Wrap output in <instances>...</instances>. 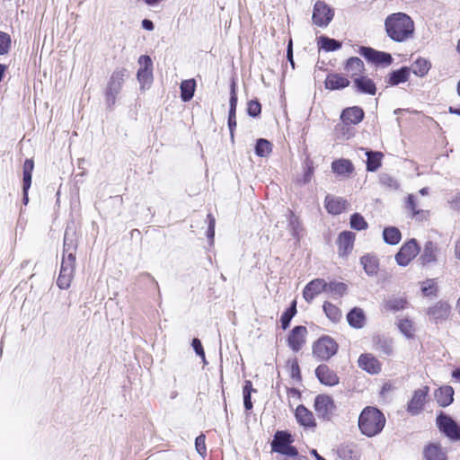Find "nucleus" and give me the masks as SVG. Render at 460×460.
Listing matches in <instances>:
<instances>
[{"instance_id":"ea45409f","label":"nucleus","mask_w":460,"mask_h":460,"mask_svg":"<svg viewBox=\"0 0 460 460\" xmlns=\"http://www.w3.org/2000/svg\"><path fill=\"white\" fill-rule=\"evenodd\" d=\"M74 270L60 268L59 276L57 280V285L58 286V288L62 289L68 288L74 278Z\"/></svg>"},{"instance_id":"0e129e2a","label":"nucleus","mask_w":460,"mask_h":460,"mask_svg":"<svg viewBox=\"0 0 460 460\" xmlns=\"http://www.w3.org/2000/svg\"><path fill=\"white\" fill-rule=\"evenodd\" d=\"M290 368L292 378L300 379V369L297 361H292Z\"/></svg>"},{"instance_id":"4468645a","label":"nucleus","mask_w":460,"mask_h":460,"mask_svg":"<svg viewBox=\"0 0 460 460\" xmlns=\"http://www.w3.org/2000/svg\"><path fill=\"white\" fill-rule=\"evenodd\" d=\"M438 246L437 243L428 241L424 244L421 254L419 258L422 266L435 264L438 261Z\"/></svg>"},{"instance_id":"774afa93","label":"nucleus","mask_w":460,"mask_h":460,"mask_svg":"<svg viewBox=\"0 0 460 460\" xmlns=\"http://www.w3.org/2000/svg\"><path fill=\"white\" fill-rule=\"evenodd\" d=\"M451 204L454 208H460V192L451 200Z\"/></svg>"},{"instance_id":"79ce46f5","label":"nucleus","mask_w":460,"mask_h":460,"mask_svg":"<svg viewBox=\"0 0 460 460\" xmlns=\"http://www.w3.org/2000/svg\"><path fill=\"white\" fill-rule=\"evenodd\" d=\"M34 168L32 159H26L23 164V187L24 190H29L31 185V174Z\"/></svg>"},{"instance_id":"ddd939ff","label":"nucleus","mask_w":460,"mask_h":460,"mask_svg":"<svg viewBox=\"0 0 460 460\" xmlns=\"http://www.w3.org/2000/svg\"><path fill=\"white\" fill-rule=\"evenodd\" d=\"M325 290H327V282L323 279H315L305 287L303 296L306 302L311 303L317 295Z\"/></svg>"},{"instance_id":"bf43d9fd","label":"nucleus","mask_w":460,"mask_h":460,"mask_svg":"<svg viewBox=\"0 0 460 460\" xmlns=\"http://www.w3.org/2000/svg\"><path fill=\"white\" fill-rule=\"evenodd\" d=\"M193 349L195 350L196 354L202 358L203 361L205 362V352L202 347V344L198 338H194L192 340L191 343Z\"/></svg>"},{"instance_id":"9d476101","label":"nucleus","mask_w":460,"mask_h":460,"mask_svg":"<svg viewBox=\"0 0 460 460\" xmlns=\"http://www.w3.org/2000/svg\"><path fill=\"white\" fill-rule=\"evenodd\" d=\"M359 54L363 56L367 60L376 65L389 66L393 62L391 54L376 50L369 47H361Z\"/></svg>"},{"instance_id":"473e14b6","label":"nucleus","mask_w":460,"mask_h":460,"mask_svg":"<svg viewBox=\"0 0 460 460\" xmlns=\"http://www.w3.org/2000/svg\"><path fill=\"white\" fill-rule=\"evenodd\" d=\"M360 261L367 275L373 276L377 273L378 260L376 256L370 254L365 255L361 258Z\"/></svg>"},{"instance_id":"423d86ee","label":"nucleus","mask_w":460,"mask_h":460,"mask_svg":"<svg viewBox=\"0 0 460 460\" xmlns=\"http://www.w3.org/2000/svg\"><path fill=\"white\" fill-rule=\"evenodd\" d=\"M314 410L318 418L329 420L335 411L332 398L326 394H318L314 399Z\"/></svg>"},{"instance_id":"c85d7f7f","label":"nucleus","mask_w":460,"mask_h":460,"mask_svg":"<svg viewBox=\"0 0 460 460\" xmlns=\"http://www.w3.org/2000/svg\"><path fill=\"white\" fill-rule=\"evenodd\" d=\"M230 111H229V116H228V127L233 134V129L236 126V119H235V110L237 105V95L235 93V87L234 84L231 86V93H230Z\"/></svg>"},{"instance_id":"aec40b11","label":"nucleus","mask_w":460,"mask_h":460,"mask_svg":"<svg viewBox=\"0 0 460 460\" xmlns=\"http://www.w3.org/2000/svg\"><path fill=\"white\" fill-rule=\"evenodd\" d=\"M364 115V111L361 108L353 106L342 111L341 114V120L347 122L349 125H357L362 121Z\"/></svg>"},{"instance_id":"09e8293b","label":"nucleus","mask_w":460,"mask_h":460,"mask_svg":"<svg viewBox=\"0 0 460 460\" xmlns=\"http://www.w3.org/2000/svg\"><path fill=\"white\" fill-rule=\"evenodd\" d=\"M319 43L321 48L326 51H334L341 47V43L334 39L321 37Z\"/></svg>"},{"instance_id":"f3484780","label":"nucleus","mask_w":460,"mask_h":460,"mask_svg":"<svg viewBox=\"0 0 460 460\" xmlns=\"http://www.w3.org/2000/svg\"><path fill=\"white\" fill-rule=\"evenodd\" d=\"M358 367L369 374L375 375L381 371V363L372 354H362L359 356Z\"/></svg>"},{"instance_id":"680f3d73","label":"nucleus","mask_w":460,"mask_h":460,"mask_svg":"<svg viewBox=\"0 0 460 460\" xmlns=\"http://www.w3.org/2000/svg\"><path fill=\"white\" fill-rule=\"evenodd\" d=\"M277 452L279 454H282V455L292 456V457L296 456L298 454L296 448L295 447L291 446L290 444H288L284 448L277 449Z\"/></svg>"},{"instance_id":"6ab92c4d","label":"nucleus","mask_w":460,"mask_h":460,"mask_svg":"<svg viewBox=\"0 0 460 460\" xmlns=\"http://www.w3.org/2000/svg\"><path fill=\"white\" fill-rule=\"evenodd\" d=\"M355 238V234L349 231H344L340 234L338 238L340 255L346 256L352 251Z\"/></svg>"},{"instance_id":"c03bdc74","label":"nucleus","mask_w":460,"mask_h":460,"mask_svg":"<svg viewBox=\"0 0 460 460\" xmlns=\"http://www.w3.org/2000/svg\"><path fill=\"white\" fill-rule=\"evenodd\" d=\"M398 328L405 337L410 339L414 336L415 326L412 321L407 318L400 319L398 322Z\"/></svg>"},{"instance_id":"cd10ccee","label":"nucleus","mask_w":460,"mask_h":460,"mask_svg":"<svg viewBox=\"0 0 460 460\" xmlns=\"http://www.w3.org/2000/svg\"><path fill=\"white\" fill-rule=\"evenodd\" d=\"M349 81L342 75L333 74L329 75L325 80V86L327 89L338 90L348 86Z\"/></svg>"},{"instance_id":"2eb2a0df","label":"nucleus","mask_w":460,"mask_h":460,"mask_svg":"<svg viewBox=\"0 0 460 460\" xmlns=\"http://www.w3.org/2000/svg\"><path fill=\"white\" fill-rule=\"evenodd\" d=\"M429 390V388L425 386L414 392L411 400L408 403L407 409L411 414L416 415L422 410Z\"/></svg>"},{"instance_id":"de8ad7c7","label":"nucleus","mask_w":460,"mask_h":460,"mask_svg":"<svg viewBox=\"0 0 460 460\" xmlns=\"http://www.w3.org/2000/svg\"><path fill=\"white\" fill-rule=\"evenodd\" d=\"M349 225L352 229L361 231L367 228L368 225L365 218L358 213H354L350 217Z\"/></svg>"},{"instance_id":"f8f14e48","label":"nucleus","mask_w":460,"mask_h":460,"mask_svg":"<svg viewBox=\"0 0 460 460\" xmlns=\"http://www.w3.org/2000/svg\"><path fill=\"white\" fill-rule=\"evenodd\" d=\"M306 334V327L302 325L294 327L288 338V344L289 348L295 352L299 351L305 343Z\"/></svg>"},{"instance_id":"f257e3e1","label":"nucleus","mask_w":460,"mask_h":460,"mask_svg":"<svg viewBox=\"0 0 460 460\" xmlns=\"http://www.w3.org/2000/svg\"><path fill=\"white\" fill-rule=\"evenodd\" d=\"M385 30L393 41L405 42L413 37L415 25L408 14L398 12L385 18Z\"/></svg>"},{"instance_id":"4d7b16f0","label":"nucleus","mask_w":460,"mask_h":460,"mask_svg":"<svg viewBox=\"0 0 460 460\" xmlns=\"http://www.w3.org/2000/svg\"><path fill=\"white\" fill-rule=\"evenodd\" d=\"M261 111V103L258 101H250L247 106V112L252 117H257Z\"/></svg>"},{"instance_id":"393cba45","label":"nucleus","mask_w":460,"mask_h":460,"mask_svg":"<svg viewBox=\"0 0 460 460\" xmlns=\"http://www.w3.org/2000/svg\"><path fill=\"white\" fill-rule=\"evenodd\" d=\"M324 203L326 210L332 215L341 214L346 207V200L332 195L326 196Z\"/></svg>"},{"instance_id":"3c124183","label":"nucleus","mask_w":460,"mask_h":460,"mask_svg":"<svg viewBox=\"0 0 460 460\" xmlns=\"http://www.w3.org/2000/svg\"><path fill=\"white\" fill-rule=\"evenodd\" d=\"M305 172L302 180H299L298 181L301 184H306L308 183L314 175V164L313 161L309 158H306L304 164Z\"/></svg>"},{"instance_id":"49530a36","label":"nucleus","mask_w":460,"mask_h":460,"mask_svg":"<svg viewBox=\"0 0 460 460\" xmlns=\"http://www.w3.org/2000/svg\"><path fill=\"white\" fill-rule=\"evenodd\" d=\"M347 286L342 282L332 281L327 283V290L325 292H329L332 296H341L346 293Z\"/></svg>"},{"instance_id":"a19ab883","label":"nucleus","mask_w":460,"mask_h":460,"mask_svg":"<svg viewBox=\"0 0 460 460\" xmlns=\"http://www.w3.org/2000/svg\"><path fill=\"white\" fill-rule=\"evenodd\" d=\"M335 134L339 138L349 140L354 135V128L341 120L335 127Z\"/></svg>"},{"instance_id":"20e7f679","label":"nucleus","mask_w":460,"mask_h":460,"mask_svg":"<svg viewBox=\"0 0 460 460\" xmlns=\"http://www.w3.org/2000/svg\"><path fill=\"white\" fill-rule=\"evenodd\" d=\"M338 344L330 336H323L313 345V354L321 360H328L337 353Z\"/></svg>"},{"instance_id":"052dcab7","label":"nucleus","mask_w":460,"mask_h":460,"mask_svg":"<svg viewBox=\"0 0 460 460\" xmlns=\"http://www.w3.org/2000/svg\"><path fill=\"white\" fill-rule=\"evenodd\" d=\"M255 154L258 156L265 157L271 153L270 146H254Z\"/></svg>"},{"instance_id":"dca6fc26","label":"nucleus","mask_w":460,"mask_h":460,"mask_svg":"<svg viewBox=\"0 0 460 460\" xmlns=\"http://www.w3.org/2000/svg\"><path fill=\"white\" fill-rule=\"evenodd\" d=\"M451 312L450 305L444 301H439L427 310L429 315L436 323L445 321L448 318Z\"/></svg>"},{"instance_id":"c756f323","label":"nucleus","mask_w":460,"mask_h":460,"mask_svg":"<svg viewBox=\"0 0 460 460\" xmlns=\"http://www.w3.org/2000/svg\"><path fill=\"white\" fill-rule=\"evenodd\" d=\"M348 323L350 326L359 329L364 326L365 314L362 309L355 307L347 315Z\"/></svg>"},{"instance_id":"37998d69","label":"nucleus","mask_w":460,"mask_h":460,"mask_svg":"<svg viewBox=\"0 0 460 460\" xmlns=\"http://www.w3.org/2000/svg\"><path fill=\"white\" fill-rule=\"evenodd\" d=\"M323 311L326 316L333 323H338L341 318V313L339 307L332 303L325 302L323 304Z\"/></svg>"},{"instance_id":"412c9836","label":"nucleus","mask_w":460,"mask_h":460,"mask_svg":"<svg viewBox=\"0 0 460 460\" xmlns=\"http://www.w3.org/2000/svg\"><path fill=\"white\" fill-rule=\"evenodd\" d=\"M295 416L297 422L305 428H312L316 425L313 412L304 405L297 406Z\"/></svg>"},{"instance_id":"4be33fe9","label":"nucleus","mask_w":460,"mask_h":460,"mask_svg":"<svg viewBox=\"0 0 460 460\" xmlns=\"http://www.w3.org/2000/svg\"><path fill=\"white\" fill-rule=\"evenodd\" d=\"M410 75L411 69L407 66H403L398 70L391 72L387 75L385 83L390 86H394L401 83L408 81Z\"/></svg>"},{"instance_id":"338daca9","label":"nucleus","mask_w":460,"mask_h":460,"mask_svg":"<svg viewBox=\"0 0 460 460\" xmlns=\"http://www.w3.org/2000/svg\"><path fill=\"white\" fill-rule=\"evenodd\" d=\"M243 405L245 410L247 411L252 408V402L249 392H246V394H243Z\"/></svg>"},{"instance_id":"39448f33","label":"nucleus","mask_w":460,"mask_h":460,"mask_svg":"<svg viewBox=\"0 0 460 460\" xmlns=\"http://www.w3.org/2000/svg\"><path fill=\"white\" fill-rule=\"evenodd\" d=\"M76 243L75 240V233L70 232L66 229L64 235V246H63V259L61 262V268L67 270H74L75 265V255Z\"/></svg>"},{"instance_id":"7c9ffc66","label":"nucleus","mask_w":460,"mask_h":460,"mask_svg":"<svg viewBox=\"0 0 460 460\" xmlns=\"http://www.w3.org/2000/svg\"><path fill=\"white\" fill-rule=\"evenodd\" d=\"M431 67V64L429 60L423 58H418L411 65V71L414 75L420 77L425 76Z\"/></svg>"},{"instance_id":"8fccbe9b","label":"nucleus","mask_w":460,"mask_h":460,"mask_svg":"<svg viewBox=\"0 0 460 460\" xmlns=\"http://www.w3.org/2000/svg\"><path fill=\"white\" fill-rule=\"evenodd\" d=\"M406 208L412 212V215L414 217H419L418 218H420V219H422L428 214V211H426V210L417 209V204L415 202V196L411 195V194L408 196V201H407Z\"/></svg>"},{"instance_id":"5701e85b","label":"nucleus","mask_w":460,"mask_h":460,"mask_svg":"<svg viewBox=\"0 0 460 460\" xmlns=\"http://www.w3.org/2000/svg\"><path fill=\"white\" fill-rule=\"evenodd\" d=\"M338 455L342 460H358L360 451L356 444L347 443L338 448Z\"/></svg>"},{"instance_id":"13d9d810","label":"nucleus","mask_w":460,"mask_h":460,"mask_svg":"<svg viewBox=\"0 0 460 460\" xmlns=\"http://www.w3.org/2000/svg\"><path fill=\"white\" fill-rule=\"evenodd\" d=\"M205 439H206L205 435L201 434V435L198 436L195 440L196 450L201 456L205 455L207 452Z\"/></svg>"},{"instance_id":"e2e57ef3","label":"nucleus","mask_w":460,"mask_h":460,"mask_svg":"<svg viewBox=\"0 0 460 460\" xmlns=\"http://www.w3.org/2000/svg\"><path fill=\"white\" fill-rule=\"evenodd\" d=\"M208 229L207 235L208 238L213 239L214 234H215V224H216L215 218L213 217V216L211 214H208Z\"/></svg>"},{"instance_id":"f03ea898","label":"nucleus","mask_w":460,"mask_h":460,"mask_svg":"<svg viewBox=\"0 0 460 460\" xmlns=\"http://www.w3.org/2000/svg\"><path fill=\"white\" fill-rule=\"evenodd\" d=\"M385 421V417L381 411L376 407L367 406L358 417V428L363 435L371 438L383 430Z\"/></svg>"},{"instance_id":"bb28decb","label":"nucleus","mask_w":460,"mask_h":460,"mask_svg":"<svg viewBox=\"0 0 460 460\" xmlns=\"http://www.w3.org/2000/svg\"><path fill=\"white\" fill-rule=\"evenodd\" d=\"M354 84L359 92L371 95L376 94V87L371 79L366 76H358L354 79Z\"/></svg>"},{"instance_id":"1a4fd4ad","label":"nucleus","mask_w":460,"mask_h":460,"mask_svg":"<svg viewBox=\"0 0 460 460\" xmlns=\"http://www.w3.org/2000/svg\"><path fill=\"white\" fill-rule=\"evenodd\" d=\"M437 424L439 429L451 440L457 441L460 439V427L451 417L441 413L437 417Z\"/></svg>"},{"instance_id":"72a5a7b5","label":"nucleus","mask_w":460,"mask_h":460,"mask_svg":"<svg viewBox=\"0 0 460 460\" xmlns=\"http://www.w3.org/2000/svg\"><path fill=\"white\" fill-rule=\"evenodd\" d=\"M345 69L350 76L359 75L364 70L363 61L357 57L348 59Z\"/></svg>"},{"instance_id":"9b49d317","label":"nucleus","mask_w":460,"mask_h":460,"mask_svg":"<svg viewBox=\"0 0 460 460\" xmlns=\"http://www.w3.org/2000/svg\"><path fill=\"white\" fill-rule=\"evenodd\" d=\"M141 68L137 71V80L142 87L150 84L153 79V64L149 56L143 55L138 58Z\"/></svg>"},{"instance_id":"6e6552de","label":"nucleus","mask_w":460,"mask_h":460,"mask_svg":"<svg viewBox=\"0 0 460 460\" xmlns=\"http://www.w3.org/2000/svg\"><path fill=\"white\" fill-rule=\"evenodd\" d=\"M420 252V246L415 239L406 242L395 255V261L400 266H407Z\"/></svg>"},{"instance_id":"a211bd4d","label":"nucleus","mask_w":460,"mask_h":460,"mask_svg":"<svg viewBox=\"0 0 460 460\" xmlns=\"http://www.w3.org/2000/svg\"><path fill=\"white\" fill-rule=\"evenodd\" d=\"M315 375L319 381L325 385H335L339 383V377L334 371L326 365H320L315 369Z\"/></svg>"},{"instance_id":"5fc2aeb1","label":"nucleus","mask_w":460,"mask_h":460,"mask_svg":"<svg viewBox=\"0 0 460 460\" xmlns=\"http://www.w3.org/2000/svg\"><path fill=\"white\" fill-rule=\"evenodd\" d=\"M435 280L427 279L421 284V292L425 296H429L435 292Z\"/></svg>"},{"instance_id":"58836bf2","label":"nucleus","mask_w":460,"mask_h":460,"mask_svg":"<svg viewBox=\"0 0 460 460\" xmlns=\"http://www.w3.org/2000/svg\"><path fill=\"white\" fill-rule=\"evenodd\" d=\"M195 80H184L181 84V97L183 102H189L194 95Z\"/></svg>"},{"instance_id":"f704fd0d","label":"nucleus","mask_w":460,"mask_h":460,"mask_svg":"<svg viewBox=\"0 0 460 460\" xmlns=\"http://www.w3.org/2000/svg\"><path fill=\"white\" fill-rule=\"evenodd\" d=\"M406 305L407 300L402 296H393L385 301V308L393 312L403 310Z\"/></svg>"},{"instance_id":"e433bc0d","label":"nucleus","mask_w":460,"mask_h":460,"mask_svg":"<svg viewBox=\"0 0 460 460\" xmlns=\"http://www.w3.org/2000/svg\"><path fill=\"white\" fill-rule=\"evenodd\" d=\"M367 170L369 172L376 171L381 165L383 154L381 152L367 151Z\"/></svg>"},{"instance_id":"4c0bfd02","label":"nucleus","mask_w":460,"mask_h":460,"mask_svg":"<svg viewBox=\"0 0 460 460\" xmlns=\"http://www.w3.org/2000/svg\"><path fill=\"white\" fill-rule=\"evenodd\" d=\"M401 237L400 230L394 226L386 227L383 231L384 241L388 244H397L400 242Z\"/></svg>"},{"instance_id":"0eeeda50","label":"nucleus","mask_w":460,"mask_h":460,"mask_svg":"<svg viewBox=\"0 0 460 460\" xmlns=\"http://www.w3.org/2000/svg\"><path fill=\"white\" fill-rule=\"evenodd\" d=\"M334 15L333 10L324 2L317 1L314 6L313 22L319 27H326Z\"/></svg>"},{"instance_id":"7ed1b4c3","label":"nucleus","mask_w":460,"mask_h":460,"mask_svg":"<svg viewBox=\"0 0 460 460\" xmlns=\"http://www.w3.org/2000/svg\"><path fill=\"white\" fill-rule=\"evenodd\" d=\"M127 75L128 72L125 68H117L111 74L106 89V102L109 107H112L115 104L116 98L121 90Z\"/></svg>"},{"instance_id":"6e6d98bb","label":"nucleus","mask_w":460,"mask_h":460,"mask_svg":"<svg viewBox=\"0 0 460 460\" xmlns=\"http://www.w3.org/2000/svg\"><path fill=\"white\" fill-rule=\"evenodd\" d=\"M288 213L289 214V227L291 229L292 234L294 236L298 234V232L300 230V223L298 218L292 213V211L288 210Z\"/></svg>"},{"instance_id":"864d4df0","label":"nucleus","mask_w":460,"mask_h":460,"mask_svg":"<svg viewBox=\"0 0 460 460\" xmlns=\"http://www.w3.org/2000/svg\"><path fill=\"white\" fill-rule=\"evenodd\" d=\"M10 48H11L10 36L4 31H0V55L7 54Z\"/></svg>"},{"instance_id":"69168bd1","label":"nucleus","mask_w":460,"mask_h":460,"mask_svg":"<svg viewBox=\"0 0 460 460\" xmlns=\"http://www.w3.org/2000/svg\"><path fill=\"white\" fill-rule=\"evenodd\" d=\"M380 349L385 355H391L393 353V347L390 342L384 341V344L381 345Z\"/></svg>"},{"instance_id":"a18cd8bd","label":"nucleus","mask_w":460,"mask_h":460,"mask_svg":"<svg viewBox=\"0 0 460 460\" xmlns=\"http://www.w3.org/2000/svg\"><path fill=\"white\" fill-rule=\"evenodd\" d=\"M296 314V302L294 300L291 305L282 314L280 321L284 330H286L291 322V319Z\"/></svg>"},{"instance_id":"603ef678","label":"nucleus","mask_w":460,"mask_h":460,"mask_svg":"<svg viewBox=\"0 0 460 460\" xmlns=\"http://www.w3.org/2000/svg\"><path fill=\"white\" fill-rule=\"evenodd\" d=\"M380 183L389 190H397L399 188L398 181L390 174L383 173L379 177Z\"/></svg>"},{"instance_id":"b1692460","label":"nucleus","mask_w":460,"mask_h":460,"mask_svg":"<svg viewBox=\"0 0 460 460\" xmlns=\"http://www.w3.org/2000/svg\"><path fill=\"white\" fill-rule=\"evenodd\" d=\"M424 457L426 460H447V451L437 443H432L425 447Z\"/></svg>"},{"instance_id":"c9c22d12","label":"nucleus","mask_w":460,"mask_h":460,"mask_svg":"<svg viewBox=\"0 0 460 460\" xmlns=\"http://www.w3.org/2000/svg\"><path fill=\"white\" fill-rule=\"evenodd\" d=\"M332 169L339 175H349L353 171V165L349 160L341 159L332 164Z\"/></svg>"},{"instance_id":"2f4dec72","label":"nucleus","mask_w":460,"mask_h":460,"mask_svg":"<svg viewBox=\"0 0 460 460\" xmlns=\"http://www.w3.org/2000/svg\"><path fill=\"white\" fill-rule=\"evenodd\" d=\"M291 435L286 431H277L271 443L272 450L281 449L291 444Z\"/></svg>"},{"instance_id":"a878e982","label":"nucleus","mask_w":460,"mask_h":460,"mask_svg":"<svg viewBox=\"0 0 460 460\" xmlns=\"http://www.w3.org/2000/svg\"><path fill=\"white\" fill-rule=\"evenodd\" d=\"M454 389L451 386H443L435 392V399L439 406L447 407L453 402Z\"/></svg>"}]
</instances>
